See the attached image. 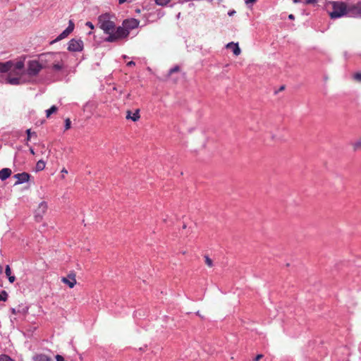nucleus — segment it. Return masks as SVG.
Masks as SVG:
<instances>
[{"label": "nucleus", "instance_id": "nucleus-30", "mask_svg": "<svg viewBox=\"0 0 361 361\" xmlns=\"http://www.w3.org/2000/svg\"><path fill=\"white\" fill-rule=\"evenodd\" d=\"M353 79L357 82H361V73H356L353 75Z\"/></svg>", "mask_w": 361, "mask_h": 361}, {"label": "nucleus", "instance_id": "nucleus-18", "mask_svg": "<svg viewBox=\"0 0 361 361\" xmlns=\"http://www.w3.org/2000/svg\"><path fill=\"white\" fill-rule=\"evenodd\" d=\"M6 275L8 276V281L11 283H13L16 280L15 276L11 275V271L10 269V267L8 265H6V269H5Z\"/></svg>", "mask_w": 361, "mask_h": 361}, {"label": "nucleus", "instance_id": "nucleus-23", "mask_svg": "<svg viewBox=\"0 0 361 361\" xmlns=\"http://www.w3.org/2000/svg\"><path fill=\"white\" fill-rule=\"evenodd\" d=\"M8 298V293L6 290H2L0 293V301H6Z\"/></svg>", "mask_w": 361, "mask_h": 361}, {"label": "nucleus", "instance_id": "nucleus-46", "mask_svg": "<svg viewBox=\"0 0 361 361\" xmlns=\"http://www.w3.org/2000/svg\"><path fill=\"white\" fill-rule=\"evenodd\" d=\"M183 228H186V225H183Z\"/></svg>", "mask_w": 361, "mask_h": 361}, {"label": "nucleus", "instance_id": "nucleus-43", "mask_svg": "<svg viewBox=\"0 0 361 361\" xmlns=\"http://www.w3.org/2000/svg\"><path fill=\"white\" fill-rule=\"evenodd\" d=\"M3 272V267L1 265H0V274Z\"/></svg>", "mask_w": 361, "mask_h": 361}, {"label": "nucleus", "instance_id": "nucleus-14", "mask_svg": "<svg viewBox=\"0 0 361 361\" xmlns=\"http://www.w3.org/2000/svg\"><path fill=\"white\" fill-rule=\"evenodd\" d=\"M13 177L17 179V181L15 184L18 185L27 182L30 179V175L26 172H23L21 173L15 174Z\"/></svg>", "mask_w": 361, "mask_h": 361}, {"label": "nucleus", "instance_id": "nucleus-38", "mask_svg": "<svg viewBox=\"0 0 361 361\" xmlns=\"http://www.w3.org/2000/svg\"><path fill=\"white\" fill-rule=\"evenodd\" d=\"M135 63L133 61H129L128 63H127V66H135Z\"/></svg>", "mask_w": 361, "mask_h": 361}, {"label": "nucleus", "instance_id": "nucleus-29", "mask_svg": "<svg viewBox=\"0 0 361 361\" xmlns=\"http://www.w3.org/2000/svg\"><path fill=\"white\" fill-rule=\"evenodd\" d=\"M171 0H155L157 4L161 6L166 5Z\"/></svg>", "mask_w": 361, "mask_h": 361}, {"label": "nucleus", "instance_id": "nucleus-27", "mask_svg": "<svg viewBox=\"0 0 361 361\" xmlns=\"http://www.w3.org/2000/svg\"><path fill=\"white\" fill-rule=\"evenodd\" d=\"M26 133H27V140L29 141L31 138L32 136H35L37 137V134L35 132H31V130L30 129H27L26 130Z\"/></svg>", "mask_w": 361, "mask_h": 361}, {"label": "nucleus", "instance_id": "nucleus-24", "mask_svg": "<svg viewBox=\"0 0 361 361\" xmlns=\"http://www.w3.org/2000/svg\"><path fill=\"white\" fill-rule=\"evenodd\" d=\"M74 23L72 20H69V24L68 27L66 29L67 30V32L71 33L74 30Z\"/></svg>", "mask_w": 361, "mask_h": 361}, {"label": "nucleus", "instance_id": "nucleus-36", "mask_svg": "<svg viewBox=\"0 0 361 361\" xmlns=\"http://www.w3.org/2000/svg\"><path fill=\"white\" fill-rule=\"evenodd\" d=\"M257 1V0H245V4L247 5L254 4Z\"/></svg>", "mask_w": 361, "mask_h": 361}, {"label": "nucleus", "instance_id": "nucleus-40", "mask_svg": "<svg viewBox=\"0 0 361 361\" xmlns=\"http://www.w3.org/2000/svg\"><path fill=\"white\" fill-rule=\"evenodd\" d=\"M315 2V0H307V4H312V3H314Z\"/></svg>", "mask_w": 361, "mask_h": 361}, {"label": "nucleus", "instance_id": "nucleus-20", "mask_svg": "<svg viewBox=\"0 0 361 361\" xmlns=\"http://www.w3.org/2000/svg\"><path fill=\"white\" fill-rule=\"evenodd\" d=\"M46 164L43 160H39L36 164V171H40L45 168Z\"/></svg>", "mask_w": 361, "mask_h": 361}, {"label": "nucleus", "instance_id": "nucleus-12", "mask_svg": "<svg viewBox=\"0 0 361 361\" xmlns=\"http://www.w3.org/2000/svg\"><path fill=\"white\" fill-rule=\"evenodd\" d=\"M348 15L352 17L361 16V6L360 5H348Z\"/></svg>", "mask_w": 361, "mask_h": 361}, {"label": "nucleus", "instance_id": "nucleus-10", "mask_svg": "<svg viewBox=\"0 0 361 361\" xmlns=\"http://www.w3.org/2000/svg\"><path fill=\"white\" fill-rule=\"evenodd\" d=\"M22 74H23V71L20 73V75H18L16 74V71H11L7 76V78H6L7 82L11 85H13L20 84V80H21L20 76Z\"/></svg>", "mask_w": 361, "mask_h": 361}, {"label": "nucleus", "instance_id": "nucleus-19", "mask_svg": "<svg viewBox=\"0 0 361 361\" xmlns=\"http://www.w3.org/2000/svg\"><path fill=\"white\" fill-rule=\"evenodd\" d=\"M35 361H51V358L46 355L39 354L35 357Z\"/></svg>", "mask_w": 361, "mask_h": 361}, {"label": "nucleus", "instance_id": "nucleus-22", "mask_svg": "<svg viewBox=\"0 0 361 361\" xmlns=\"http://www.w3.org/2000/svg\"><path fill=\"white\" fill-rule=\"evenodd\" d=\"M204 262L207 266L209 267H212L213 266V261L211 258L209 257V256L205 255L204 256Z\"/></svg>", "mask_w": 361, "mask_h": 361}, {"label": "nucleus", "instance_id": "nucleus-37", "mask_svg": "<svg viewBox=\"0 0 361 361\" xmlns=\"http://www.w3.org/2000/svg\"><path fill=\"white\" fill-rule=\"evenodd\" d=\"M131 116H131V111H127V115H126V118L127 119H131V118H132Z\"/></svg>", "mask_w": 361, "mask_h": 361}, {"label": "nucleus", "instance_id": "nucleus-3", "mask_svg": "<svg viewBox=\"0 0 361 361\" xmlns=\"http://www.w3.org/2000/svg\"><path fill=\"white\" fill-rule=\"evenodd\" d=\"M98 22L99 27L108 35L112 30H115V23L111 20V16L109 13L100 15L98 17Z\"/></svg>", "mask_w": 361, "mask_h": 361}, {"label": "nucleus", "instance_id": "nucleus-28", "mask_svg": "<svg viewBox=\"0 0 361 361\" xmlns=\"http://www.w3.org/2000/svg\"><path fill=\"white\" fill-rule=\"evenodd\" d=\"M0 361H14L10 357L6 355H0Z\"/></svg>", "mask_w": 361, "mask_h": 361}, {"label": "nucleus", "instance_id": "nucleus-25", "mask_svg": "<svg viewBox=\"0 0 361 361\" xmlns=\"http://www.w3.org/2000/svg\"><path fill=\"white\" fill-rule=\"evenodd\" d=\"M70 33L67 32V30H63L57 37V40L62 39L65 37H66Z\"/></svg>", "mask_w": 361, "mask_h": 361}, {"label": "nucleus", "instance_id": "nucleus-4", "mask_svg": "<svg viewBox=\"0 0 361 361\" xmlns=\"http://www.w3.org/2000/svg\"><path fill=\"white\" fill-rule=\"evenodd\" d=\"M129 32L127 29H125L123 25L118 27L114 30H112L109 36L106 38V41L109 42H114L118 40L126 39L128 37Z\"/></svg>", "mask_w": 361, "mask_h": 361}, {"label": "nucleus", "instance_id": "nucleus-6", "mask_svg": "<svg viewBox=\"0 0 361 361\" xmlns=\"http://www.w3.org/2000/svg\"><path fill=\"white\" fill-rule=\"evenodd\" d=\"M24 63L23 61H18L13 63L12 61H7L6 63H0V72L6 73L8 71H16L18 75L23 71Z\"/></svg>", "mask_w": 361, "mask_h": 361}, {"label": "nucleus", "instance_id": "nucleus-16", "mask_svg": "<svg viewBox=\"0 0 361 361\" xmlns=\"http://www.w3.org/2000/svg\"><path fill=\"white\" fill-rule=\"evenodd\" d=\"M12 173V171L8 168H4L0 171V179L6 180L8 178Z\"/></svg>", "mask_w": 361, "mask_h": 361}, {"label": "nucleus", "instance_id": "nucleus-8", "mask_svg": "<svg viewBox=\"0 0 361 361\" xmlns=\"http://www.w3.org/2000/svg\"><path fill=\"white\" fill-rule=\"evenodd\" d=\"M47 204L45 202H42L36 209L35 212V220L37 222H40L42 219L43 216L45 214L47 210Z\"/></svg>", "mask_w": 361, "mask_h": 361}, {"label": "nucleus", "instance_id": "nucleus-32", "mask_svg": "<svg viewBox=\"0 0 361 361\" xmlns=\"http://www.w3.org/2000/svg\"><path fill=\"white\" fill-rule=\"evenodd\" d=\"M71 120L69 118H66L65 121V130H68L71 128Z\"/></svg>", "mask_w": 361, "mask_h": 361}, {"label": "nucleus", "instance_id": "nucleus-44", "mask_svg": "<svg viewBox=\"0 0 361 361\" xmlns=\"http://www.w3.org/2000/svg\"><path fill=\"white\" fill-rule=\"evenodd\" d=\"M61 172H63V173H67V171H66L65 169H63L61 171Z\"/></svg>", "mask_w": 361, "mask_h": 361}, {"label": "nucleus", "instance_id": "nucleus-35", "mask_svg": "<svg viewBox=\"0 0 361 361\" xmlns=\"http://www.w3.org/2000/svg\"><path fill=\"white\" fill-rule=\"evenodd\" d=\"M263 357V355L262 354H259L257 355L255 358L254 359V361H259L260 359H262Z\"/></svg>", "mask_w": 361, "mask_h": 361}, {"label": "nucleus", "instance_id": "nucleus-7", "mask_svg": "<svg viewBox=\"0 0 361 361\" xmlns=\"http://www.w3.org/2000/svg\"><path fill=\"white\" fill-rule=\"evenodd\" d=\"M42 68H44V65L39 60V61H30L28 63L27 73L29 75L34 76L37 75Z\"/></svg>", "mask_w": 361, "mask_h": 361}, {"label": "nucleus", "instance_id": "nucleus-31", "mask_svg": "<svg viewBox=\"0 0 361 361\" xmlns=\"http://www.w3.org/2000/svg\"><path fill=\"white\" fill-rule=\"evenodd\" d=\"M180 71V68L178 66H175L173 67V68H171L169 71V75H171V74H173V73L175 72H178Z\"/></svg>", "mask_w": 361, "mask_h": 361}, {"label": "nucleus", "instance_id": "nucleus-5", "mask_svg": "<svg viewBox=\"0 0 361 361\" xmlns=\"http://www.w3.org/2000/svg\"><path fill=\"white\" fill-rule=\"evenodd\" d=\"M129 32L127 29H125L123 25L118 27L114 30H112L109 36L106 38V41L109 42H114L118 40L126 39L128 37Z\"/></svg>", "mask_w": 361, "mask_h": 361}, {"label": "nucleus", "instance_id": "nucleus-21", "mask_svg": "<svg viewBox=\"0 0 361 361\" xmlns=\"http://www.w3.org/2000/svg\"><path fill=\"white\" fill-rule=\"evenodd\" d=\"M57 107L56 106H52L50 109L46 111L47 117L49 118L52 114L56 113L57 111Z\"/></svg>", "mask_w": 361, "mask_h": 361}, {"label": "nucleus", "instance_id": "nucleus-42", "mask_svg": "<svg viewBox=\"0 0 361 361\" xmlns=\"http://www.w3.org/2000/svg\"><path fill=\"white\" fill-rule=\"evenodd\" d=\"M288 18H289L290 19H294V16H293V14H290V15H289V16H288Z\"/></svg>", "mask_w": 361, "mask_h": 361}, {"label": "nucleus", "instance_id": "nucleus-26", "mask_svg": "<svg viewBox=\"0 0 361 361\" xmlns=\"http://www.w3.org/2000/svg\"><path fill=\"white\" fill-rule=\"evenodd\" d=\"M139 109H137L133 115L131 116V120L133 121H137L140 118Z\"/></svg>", "mask_w": 361, "mask_h": 361}, {"label": "nucleus", "instance_id": "nucleus-15", "mask_svg": "<svg viewBox=\"0 0 361 361\" xmlns=\"http://www.w3.org/2000/svg\"><path fill=\"white\" fill-rule=\"evenodd\" d=\"M226 48L231 49L235 56H238L241 52L238 43L230 42L226 45Z\"/></svg>", "mask_w": 361, "mask_h": 361}, {"label": "nucleus", "instance_id": "nucleus-9", "mask_svg": "<svg viewBox=\"0 0 361 361\" xmlns=\"http://www.w3.org/2000/svg\"><path fill=\"white\" fill-rule=\"evenodd\" d=\"M67 49L70 51H81L83 49V42L80 39H72Z\"/></svg>", "mask_w": 361, "mask_h": 361}, {"label": "nucleus", "instance_id": "nucleus-13", "mask_svg": "<svg viewBox=\"0 0 361 361\" xmlns=\"http://www.w3.org/2000/svg\"><path fill=\"white\" fill-rule=\"evenodd\" d=\"M61 282L68 285L71 288H73L77 283L75 279V274L71 273L68 275V277H62Z\"/></svg>", "mask_w": 361, "mask_h": 361}, {"label": "nucleus", "instance_id": "nucleus-45", "mask_svg": "<svg viewBox=\"0 0 361 361\" xmlns=\"http://www.w3.org/2000/svg\"><path fill=\"white\" fill-rule=\"evenodd\" d=\"M49 153H50V150L48 151V154H47V157H48L49 155Z\"/></svg>", "mask_w": 361, "mask_h": 361}, {"label": "nucleus", "instance_id": "nucleus-39", "mask_svg": "<svg viewBox=\"0 0 361 361\" xmlns=\"http://www.w3.org/2000/svg\"><path fill=\"white\" fill-rule=\"evenodd\" d=\"M30 152L33 155L35 154L34 149L32 147H30Z\"/></svg>", "mask_w": 361, "mask_h": 361}, {"label": "nucleus", "instance_id": "nucleus-17", "mask_svg": "<svg viewBox=\"0 0 361 361\" xmlns=\"http://www.w3.org/2000/svg\"><path fill=\"white\" fill-rule=\"evenodd\" d=\"M354 152L361 149V136L351 143Z\"/></svg>", "mask_w": 361, "mask_h": 361}, {"label": "nucleus", "instance_id": "nucleus-41", "mask_svg": "<svg viewBox=\"0 0 361 361\" xmlns=\"http://www.w3.org/2000/svg\"><path fill=\"white\" fill-rule=\"evenodd\" d=\"M126 0H118V3H119L120 4H123L124 2H126Z\"/></svg>", "mask_w": 361, "mask_h": 361}, {"label": "nucleus", "instance_id": "nucleus-1", "mask_svg": "<svg viewBox=\"0 0 361 361\" xmlns=\"http://www.w3.org/2000/svg\"><path fill=\"white\" fill-rule=\"evenodd\" d=\"M66 54L61 52H49L41 54L39 59L44 68H52L59 71L63 68V60Z\"/></svg>", "mask_w": 361, "mask_h": 361}, {"label": "nucleus", "instance_id": "nucleus-2", "mask_svg": "<svg viewBox=\"0 0 361 361\" xmlns=\"http://www.w3.org/2000/svg\"><path fill=\"white\" fill-rule=\"evenodd\" d=\"M326 9L331 19H337L348 15V5L343 1H329Z\"/></svg>", "mask_w": 361, "mask_h": 361}, {"label": "nucleus", "instance_id": "nucleus-34", "mask_svg": "<svg viewBox=\"0 0 361 361\" xmlns=\"http://www.w3.org/2000/svg\"><path fill=\"white\" fill-rule=\"evenodd\" d=\"M40 146H41V148H42L41 154H44L45 152H46L45 145H44V144H42Z\"/></svg>", "mask_w": 361, "mask_h": 361}, {"label": "nucleus", "instance_id": "nucleus-11", "mask_svg": "<svg viewBox=\"0 0 361 361\" xmlns=\"http://www.w3.org/2000/svg\"><path fill=\"white\" fill-rule=\"evenodd\" d=\"M139 20L135 18L126 19L123 22V25L125 29H127L130 32V30L137 28L139 26Z\"/></svg>", "mask_w": 361, "mask_h": 361}, {"label": "nucleus", "instance_id": "nucleus-33", "mask_svg": "<svg viewBox=\"0 0 361 361\" xmlns=\"http://www.w3.org/2000/svg\"><path fill=\"white\" fill-rule=\"evenodd\" d=\"M85 25H86V26L89 27L92 30H93L94 28V25L90 21L87 22L85 23Z\"/></svg>", "mask_w": 361, "mask_h": 361}]
</instances>
